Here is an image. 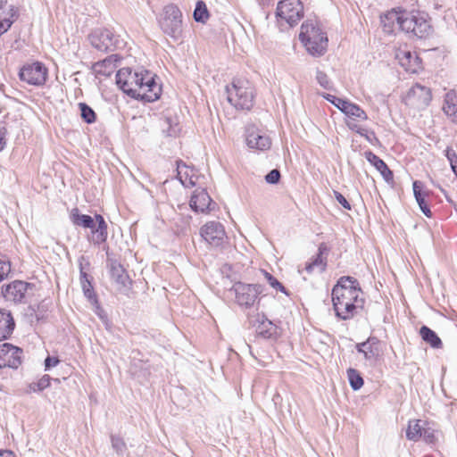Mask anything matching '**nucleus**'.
<instances>
[{
  "label": "nucleus",
  "mask_w": 457,
  "mask_h": 457,
  "mask_svg": "<svg viewBox=\"0 0 457 457\" xmlns=\"http://www.w3.org/2000/svg\"><path fill=\"white\" fill-rule=\"evenodd\" d=\"M380 23L383 31L388 35L402 31L419 38H426L432 32L428 14L420 10L392 8L380 16Z\"/></svg>",
  "instance_id": "1"
},
{
  "label": "nucleus",
  "mask_w": 457,
  "mask_h": 457,
  "mask_svg": "<svg viewBox=\"0 0 457 457\" xmlns=\"http://www.w3.org/2000/svg\"><path fill=\"white\" fill-rule=\"evenodd\" d=\"M116 84L128 96L144 102H154L162 96V85L146 70L133 71L129 68H122L116 74Z\"/></svg>",
  "instance_id": "2"
},
{
  "label": "nucleus",
  "mask_w": 457,
  "mask_h": 457,
  "mask_svg": "<svg viewBox=\"0 0 457 457\" xmlns=\"http://www.w3.org/2000/svg\"><path fill=\"white\" fill-rule=\"evenodd\" d=\"M336 316L342 320L355 317L363 308L364 298L358 280L350 276L341 277L331 292Z\"/></svg>",
  "instance_id": "3"
},
{
  "label": "nucleus",
  "mask_w": 457,
  "mask_h": 457,
  "mask_svg": "<svg viewBox=\"0 0 457 457\" xmlns=\"http://www.w3.org/2000/svg\"><path fill=\"white\" fill-rule=\"evenodd\" d=\"M228 103L237 111L250 112L255 105L257 89L247 75H237L225 87Z\"/></svg>",
  "instance_id": "4"
},
{
  "label": "nucleus",
  "mask_w": 457,
  "mask_h": 457,
  "mask_svg": "<svg viewBox=\"0 0 457 457\" xmlns=\"http://www.w3.org/2000/svg\"><path fill=\"white\" fill-rule=\"evenodd\" d=\"M326 98L345 114V123L350 130L369 139V130L361 126V123L368 120L369 117L360 105L331 95Z\"/></svg>",
  "instance_id": "5"
},
{
  "label": "nucleus",
  "mask_w": 457,
  "mask_h": 457,
  "mask_svg": "<svg viewBox=\"0 0 457 457\" xmlns=\"http://www.w3.org/2000/svg\"><path fill=\"white\" fill-rule=\"evenodd\" d=\"M299 38L307 52L313 56L323 55L328 49L327 34L316 21L308 20L302 24Z\"/></svg>",
  "instance_id": "6"
},
{
  "label": "nucleus",
  "mask_w": 457,
  "mask_h": 457,
  "mask_svg": "<svg viewBox=\"0 0 457 457\" xmlns=\"http://www.w3.org/2000/svg\"><path fill=\"white\" fill-rule=\"evenodd\" d=\"M71 220L75 226L91 229V240L96 245L104 243L108 237V227L101 214H96L94 218L87 214L79 213L78 208L71 212Z\"/></svg>",
  "instance_id": "7"
},
{
  "label": "nucleus",
  "mask_w": 457,
  "mask_h": 457,
  "mask_svg": "<svg viewBox=\"0 0 457 457\" xmlns=\"http://www.w3.org/2000/svg\"><path fill=\"white\" fill-rule=\"evenodd\" d=\"M304 16L303 4L300 0H281L276 8V17L280 23L290 27L296 25Z\"/></svg>",
  "instance_id": "8"
},
{
  "label": "nucleus",
  "mask_w": 457,
  "mask_h": 457,
  "mask_svg": "<svg viewBox=\"0 0 457 457\" xmlns=\"http://www.w3.org/2000/svg\"><path fill=\"white\" fill-rule=\"evenodd\" d=\"M48 78V69L41 62L36 61L24 64L19 71V79L29 85L44 86Z\"/></svg>",
  "instance_id": "9"
},
{
  "label": "nucleus",
  "mask_w": 457,
  "mask_h": 457,
  "mask_svg": "<svg viewBox=\"0 0 457 457\" xmlns=\"http://www.w3.org/2000/svg\"><path fill=\"white\" fill-rule=\"evenodd\" d=\"M262 290L263 287L260 284L237 282L233 286L237 303L245 308L253 306Z\"/></svg>",
  "instance_id": "10"
},
{
  "label": "nucleus",
  "mask_w": 457,
  "mask_h": 457,
  "mask_svg": "<svg viewBox=\"0 0 457 457\" xmlns=\"http://www.w3.org/2000/svg\"><path fill=\"white\" fill-rule=\"evenodd\" d=\"M355 347L366 361L376 363L383 358L385 343L376 337H370L366 341L358 343Z\"/></svg>",
  "instance_id": "11"
},
{
  "label": "nucleus",
  "mask_w": 457,
  "mask_h": 457,
  "mask_svg": "<svg viewBox=\"0 0 457 457\" xmlns=\"http://www.w3.org/2000/svg\"><path fill=\"white\" fill-rule=\"evenodd\" d=\"M405 104L412 108L425 109L432 101V92L429 87L415 84L404 97Z\"/></svg>",
  "instance_id": "12"
},
{
  "label": "nucleus",
  "mask_w": 457,
  "mask_h": 457,
  "mask_svg": "<svg viewBox=\"0 0 457 457\" xmlns=\"http://www.w3.org/2000/svg\"><path fill=\"white\" fill-rule=\"evenodd\" d=\"M201 237L213 246H221L227 241V233L224 226L215 220L208 221L200 228Z\"/></svg>",
  "instance_id": "13"
},
{
  "label": "nucleus",
  "mask_w": 457,
  "mask_h": 457,
  "mask_svg": "<svg viewBox=\"0 0 457 457\" xmlns=\"http://www.w3.org/2000/svg\"><path fill=\"white\" fill-rule=\"evenodd\" d=\"M399 64L411 73H418L423 70L421 58L417 52L411 51L407 46H399L395 53Z\"/></svg>",
  "instance_id": "14"
},
{
  "label": "nucleus",
  "mask_w": 457,
  "mask_h": 457,
  "mask_svg": "<svg viewBox=\"0 0 457 457\" xmlns=\"http://www.w3.org/2000/svg\"><path fill=\"white\" fill-rule=\"evenodd\" d=\"M189 205L195 212L210 214L218 208L217 204L211 198L205 189H196L194 191Z\"/></svg>",
  "instance_id": "15"
},
{
  "label": "nucleus",
  "mask_w": 457,
  "mask_h": 457,
  "mask_svg": "<svg viewBox=\"0 0 457 457\" xmlns=\"http://www.w3.org/2000/svg\"><path fill=\"white\" fill-rule=\"evenodd\" d=\"M22 349L10 343L0 345V369L18 368L21 363Z\"/></svg>",
  "instance_id": "16"
},
{
  "label": "nucleus",
  "mask_w": 457,
  "mask_h": 457,
  "mask_svg": "<svg viewBox=\"0 0 457 457\" xmlns=\"http://www.w3.org/2000/svg\"><path fill=\"white\" fill-rule=\"evenodd\" d=\"M91 45L103 52L112 51L115 48L116 38L109 29H97L90 36Z\"/></svg>",
  "instance_id": "17"
},
{
  "label": "nucleus",
  "mask_w": 457,
  "mask_h": 457,
  "mask_svg": "<svg viewBox=\"0 0 457 457\" xmlns=\"http://www.w3.org/2000/svg\"><path fill=\"white\" fill-rule=\"evenodd\" d=\"M246 144L252 149L265 151L270 148L271 140L266 133L252 124L246 129Z\"/></svg>",
  "instance_id": "18"
},
{
  "label": "nucleus",
  "mask_w": 457,
  "mask_h": 457,
  "mask_svg": "<svg viewBox=\"0 0 457 457\" xmlns=\"http://www.w3.org/2000/svg\"><path fill=\"white\" fill-rule=\"evenodd\" d=\"M170 14L165 16L162 21V28L163 31L172 37H178L182 31L181 12L176 7H170Z\"/></svg>",
  "instance_id": "19"
},
{
  "label": "nucleus",
  "mask_w": 457,
  "mask_h": 457,
  "mask_svg": "<svg viewBox=\"0 0 457 457\" xmlns=\"http://www.w3.org/2000/svg\"><path fill=\"white\" fill-rule=\"evenodd\" d=\"M27 283L14 280L2 287V294L7 301L21 302L25 296Z\"/></svg>",
  "instance_id": "20"
},
{
  "label": "nucleus",
  "mask_w": 457,
  "mask_h": 457,
  "mask_svg": "<svg viewBox=\"0 0 457 457\" xmlns=\"http://www.w3.org/2000/svg\"><path fill=\"white\" fill-rule=\"evenodd\" d=\"M177 176L182 185L186 187H192L198 184L199 176L197 171L182 162H177Z\"/></svg>",
  "instance_id": "21"
},
{
  "label": "nucleus",
  "mask_w": 457,
  "mask_h": 457,
  "mask_svg": "<svg viewBox=\"0 0 457 457\" xmlns=\"http://www.w3.org/2000/svg\"><path fill=\"white\" fill-rule=\"evenodd\" d=\"M364 156L367 161L381 174L386 183L390 185L394 184V173L382 159L371 151L365 152Z\"/></svg>",
  "instance_id": "22"
},
{
  "label": "nucleus",
  "mask_w": 457,
  "mask_h": 457,
  "mask_svg": "<svg viewBox=\"0 0 457 457\" xmlns=\"http://www.w3.org/2000/svg\"><path fill=\"white\" fill-rule=\"evenodd\" d=\"M413 194L415 199L425 216L428 218L432 217V212L427 202V198L430 195L431 192L425 189L423 184L420 181H414L412 184Z\"/></svg>",
  "instance_id": "23"
},
{
  "label": "nucleus",
  "mask_w": 457,
  "mask_h": 457,
  "mask_svg": "<svg viewBox=\"0 0 457 457\" xmlns=\"http://www.w3.org/2000/svg\"><path fill=\"white\" fill-rule=\"evenodd\" d=\"M110 276L112 280L116 284L118 289H121L131 284V280L126 270L117 262H112L111 263Z\"/></svg>",
  "instance_id": "24"
},
{
  "label": "nucleus",
  "mask_w": 457,
  "mask_h": 457,
  "mask_svg": "<svg viewBox=\"0 0 457 457\" xmlns=\"http://www.w3.org/2000/svg\"><path fill=\"white\" fill-rule=\"evenodd\" d=\"M442 110L452 122L457 123V91L450 90L444 97Z\"/></svg>",
  "instance_id": "25"
},
{
  "label": "nucleus",
  "mask_w": 457,
  "mask_h": 457,
  "mask_svg": "<svg viewBox=\"0 0 457 457\" xmlns=\"http://www.w3.org/2000/svg\"><path fill=\"white\" fill-rule=\"evenodd\" d=\"M15 328L14 319L10 312L0 310V341L11 337Z\"/></svg>",
  "instance_id": "26"
},
{
  "label": "nucleus",
  "mask_w": 457,
  "mask_h": 457,
  "mask_svg": "<svg viewBox=\"0 0 457 457\" xmlns=\"http://www.w3.org/2000/svg\"><path fill=\"white\" fill-rule=\"evenodd\" d=\"M116 63L112 57L94 63L92 69L96 77H110L116 71Z\"/></svg>",
  "instance_id": "27"
},
{
  "label": "nucleus",
  "mask_w": 457,
  "mask_h": 457,
  "mask_svg": "<svg viewBox=\"0 0 457 457\" xmlns=\"http://www.w3.org/2000/svg\"><path fill=\"white\" fill-rule=\"evenodd\" d=\"M421 420H411L408 422V426L406 428V437L411 440L417 442L422 437V431L425 426L428 425V422H423Z\"/></svg>",
  "instance_id": "28"
},
{
  "label": "nucleus",
  "mask_w": 457,
  "mask_h": 457,
  "mask_svg": "<svg viewBox=\"0 0 457 457\" xmlns=\"http://www.w3.org/2000/svg\"><path fill=\"white\" fill-rule=\"evenodd\" d=\"M257 334L264 338L276 339L279 337L278 327L268 319H263L256 328Z\"/></svg>",
  "instance_id": "29"
},
{
  "label": "nucleus",
  "mask_w": 457,
  "mask_h": 457,
  "mask_svg": "<svg viewBox=\"0 0 457 457\" xmlns=\"http://www.w3.org/2000/svg\"><path fill=\"white\" fill-rule=\"evenodd\" d=\"M420 336L422 340L428 344L433 348H441L443 344L440 337L427 326H422L420 328Z\"/></svg>",
  "instance_id": "30"
},
{
  "label": "nucleus",
  "mask_w": 457,
  "mask_h": 457,
  "mask_svg": "<svg viewBox=\"0 0 457 457\" xmlns=\"http://www.w3.org/2000/svg\"><path fill=\"white\" fill-rule=\"evenodd\" d=\"M18 9L14 6L9 8L5 12L4 17L0 20V36L5 33L18 19Z\"/></svg>",
  "instance_id": "31"
},
{
  "label": "nucleus",
  "mask_w": 457,
  "mask_h": 457,
  "mask_svg": "<svg viewBox=\"0 0 457 457\" xmlns=\"http://www.w3.org/2000/svg\"><path fill=\"white\" fill-rule=\"evenodd\" d=\"M210 18V13L204 1H198L194 11V19L197 22L205 23Z\"/></svg>",
  "instance_id": "32"
},
{
  "label": "nucleus",
  "mask_w": 457,
  "mask_h": 457,
  "mask_svg": "<svg viewBox=\"0 0 457 457\" xmlns=\"http://www.w3.org/2000/svg\"><path fill=\"white\" fill-rule=\"evenodd\" d=\"M51 385V377L44 375L37 381H33L29 385V390L32 393H38L49 387Z\"/></svg>",
  "instance_id": "33"
},
{
  "label": "nucleus",
  "mask_w": 457,
  "mask_h": 457,
  "mask_svg": "<svg viewBox=\"0 0 457 457\" xmlns=\"http://www.w3.org/2000/svg\"><path fill=\"white\" fill-rule=\"evenodd\" d=\"M12 266L11 260L6 255L0 253V283L9 278Z\"/></svg>",
  "instance_id": "34"
},
{
  "label": "nucleus",
  "mask_w": 457,
  "mask_h": 457,
  "mask_svg": "<svg viewBox=\"0 0 457 457\" xmlns=\"http://www.w3.org/2000/svg\"><path fill=\"white\" fill-rule=\"evenodd\" d=\"M79 108L80 110L81 118L85 122L90 124L94 123L96 120V114L94 110L85 103H79Z\"/></svg>",
  "instance_id": "35"
},
{
  "label": "nucleus",
  "mask_w": 457,
  "mask_h": 457,
  "mask_svg": "<svg viewBox=\"0 0 457 457\" xmlns=\"http://www.w3.org/2000/svg\"><path fill=\"white\" fill-rule=\"evenodd\" d=\"M349 383L353 390H358L363 386V379L361 374L354 369L347 370Z\"/></svg>",
  "instance_id": "36"
},
{
  "label": "nucleus",
  "mask_w": 457,
  "mask_h": 457,
  "mask_svg": "<svg viewBox=\"0 0 457 457\" xmlns=\"http://www.w3.org/2000/svg\"><path fill=\"white\" fill-rule=\"evenodd\" d=\"M80 282L84 295L89 299L93 298L95 296L94 288L86 272L81 271Z\"/></svg>",
  "instance_id": "37"
},
{
  "label": "nucleus",
  "mask_w": 457,
  "mask_h": 457,
  "mask_svg": "<svg viewBox=\"0 0 457 457\" xmlns=\"http://www.w3.org/2000/svg\"><path fill=\"white\" fill-rule=\"evenodd\" d=\"M261 272L272 288L282 293L286 292L285 287L270 272L265 270H262Z\"/></svg>",
  "instance_id": "38"
},
{
  "label": "nucleus",
  "mask_w": 457,
  "mask_h": 457,
  "mask_svg": "<svg viewBox=\"0 0 457 457\" xmlns=\"http://www.w3.org/2000/svg\"><path fill=\"white\" fill-rule=\"evenodd\" d=\"M423 440L428 444H435L436 442V431L430 427H424L422 431Z\"/></svg>",
  "instance_id": "39"
},
{
  "label": "nucleus",
  "mask_w": 457,
  "mask_h": 457,
  "mask_svg": "<svg viewBox=\"0 0 457 457\" xmlns=\"http://www.w3.org/2000/svg\"><path fill=\"white\" fill-rule=\"evenodd\" d=\"M320 268V270L324 269V263L322 262L320 253L318 254L315 259H313L312 262L306 263L305 270L308 273H312L315 268Z\"/></svg>",
  "instance_id": "40"
},
{
  "label": "nucleus",
  "mask_w": 457,
  "mask_h": 457,
  "mask_svg": "<svg viewBox=\"0 0 457 457\" xmlns=\"http://www.w3.org/2000/svg\"><path fill=\"white\" fill-rule=\"evenodd\" d=\"M280 172L278 170H270L265 177V180L270 184H276L279 181Z\"/></svg>",
  "instance_id": "41"
},
{
  "label": "nucleus",
  "mask_w": 457,
  "mask_h": 457,
  "mask_svg": "<svg viewBox=\"0 0 457 457\" xmlns=\"http://www.w3.org/2000/svg\"><path fill=\"white\" fill-rule=\"evenodd\" d=\"M334 195L338 204H340L345 210L350 211L352 209L350 203L341 193L334 190Z\"/></svg>",
  "instance_id": "42"
},
{
  "label": "nucleus",
  "mask_w": 457,
  "mask_h": 457,
  "mask_svg": "<svg viewBox=\"0 0 457 457\" xmlns=\"http://www.w3.org/2000/svg\"><path fill=\"white\" fill-rule=\"evenodd\" d=\"M445 156L448 159L450 165L457 163V154L452 147L445 149Z\"/></svg>",
  "instance_id": "43"
},
{
  "label": "nucleus",
  "mask_w": 457,
  "mask_h": 457,
  "mask_svg": "<svg viewBox=\"0 0 457 457\" xmlns=\"http://www.w3.org/2000/svg\"><path fill=\"white\" fill-rule=\"evenodd\" d=\"M60 362V360L57 357L48 356L45 360V367L46 369H50L52 367L56 366Z\"/></svg>",
  "instance_id": "44"
},
{
  "label": "nucleus",
  "mask_w": 457,
  "mask_h": 457,
  "mask_svg": "<svg viewBox=\"0 0 457 457\" xmlns=\"http://www.w3.org/2000/svg\"><path fill=\"white\" fill-rule=\"evenodd\" d=\"M7 129L5 128L0 129V152L3 151L6 145Z\"/></svg>",
  "instance_id": "45"
},
{
  "label": "nucleus",
  "mask_w": 457,
  "mask_h": 457,
  "mask_svg": "<svg viewBox=\"0 0 457 457\" xmlns=\"http://www.w3.org/2000/svg\"><path fill=\"white\" fill-rule=\"evenodd\" d=\"M0 457H16V455L11 450H0Z\"/></svg>",
  "instance_id": "46"
},
{
  "label": "nucleus",
  "mask_w": 457,
  "mask_h": 457,
  "mask_svg": "<svg viewBox=\"0 0 457 457\" xmlns=\"http://www.w3.org/2000/svg\"><path fill=\"white\" fill-rule=\"evenodd\" d=\"M318 79L320 82V84L324 87L327 86L328 84V80H327V76L326 74L322 73V72H320L319 75H318Z\"/></svg>",
  "instance_id": "47"
},
{
  "label": "nucleus",
  "mask_w": 457,
  "mask_h": 457,
  "mask_svg": "<svg viewBox=\"0 0 457 457\" xmlns=\"http://www.w3.org/2000/svg\"><path fill=\"white\" fill-rule=\"evenodd\" d=\"M451 168H452V170L453 171V173L455 174V176L457 177V162L451 165Z\"/></svg>",
  "instance_id": "48"
},
{
  "label": "nucleus",
  "mask_w": 457,
  "mask_h": 457,
  "mask_svg": "<svg viewBox=\"0 0 457 457\" xmlns=\"http://www.w3.org/2000/svg\"><path fill=\"white\" fill-rule=\"evenodd\" d=\"M7 0H0V9L6 4Z\"/></svg>",
  "instance_id": "49"
}]
</instances>
